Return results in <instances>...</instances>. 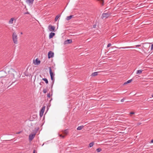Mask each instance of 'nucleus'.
Masks as SVG:
<instances>
[{"instance_id":"obj_28","label":"nucleus","mask_w":153,"mask_h":153,"mask_svg":"<svg viewBox=\"0 0 153 153\" xmlns=\"http://www.w3.org/2000/svg\"><path fill=\"white\" fill-rule=\"evenodd\" d=\"M97 151L98 152H100L102 151V149L101 148H99L97 149Z\"/></svg>"},{"instance_id":"obj_13","label":"nucleus","mask_w":153,"mask_h":153,"mask_svg":"<svg viewBox=\"0 0 153 153\" xmlns=\"http://www.w3.org/2000/svg\"><path fill=\"white\" fill-rule=\"evenodd\" d=\"M55 35V33L53 32H51L49 35V39H51Z\"/></svg>"},{"instance_id":"obj_19","label":"nucleus","mask_w":153,"mask_h":153,"mask_svg":"<svg viewBox=\"0 0 153 153\" xmlns=\"http://www.w3.org/2000/svg\"><path fill=\"white\" fill-rule=\"evenodd\" d=\"M35 61H36V63L35 64L36 65L39 64H40V62H41L38 59H36Z\"/></svg>"},{"instance_id":"obj_37","label":"nucleus","mask_w":153,"mask_h":153,"mask_svg":"<svg viewBox=\"0 0 153 153\" xmlns=\"http://www.w3.org/2000/svg\"><path fill=\"white\" fill-rule=\"evenodd\" d=\"M151 143H153V139H152V140H151Z\"/></svg>"},{"instance_id":"obj_40","label":"nucleus","mask_w":153,"mask_h":153,"mask_svg":"<svg viewBox=\"0 0 153 153\" xmlns=\"http://www.w3.org/2000/svg\"><path fill=\"white\" fill-rule=\"evenodd\" d=\"M20 133V132H18L17 133V134H19Z\"/></svg>"},{"instance_id":"obj_22","label":"nucleus","mask_w":153,"mask_h":153,"mask_svg":"<svg viewBox=\"0 0 153 153\" xmlns=\"http://www.w3.org/2000/svg\"><path fill=\"white\" fill-rule=\"evenodd\" d=\"M42 80H43L44 81H45V82L46 84L48 83V79H46V78H42Z\"/></svg>"},{"instance_id":"obj_39","label":"nucleus","mask_w":153,"mask_h":153,"mask_svg":"<svg viewBox=\"0 0 153 153\" xmlns=\"http://www.w3.org/2000/svg\"><path fill=\"white\" fill-rule=\"evenodd\" d=\"M95 26H96V25H94V26H93V27H94V28L95 27Z\"/></svg>"},{"instance_id":"obj_24","label":"nucleus","mask_w":153,"mask_h":153,"mask_svg":"<svg viewBox=\"0 0 153 153\" xmlns=\"http://www.w3.org/2000/svg\"><path fill=\"white\" fill-rule=\"evenodd\" d=\"M143 71V70H138L137 71V72L136 73L137 74H140L142 73V72Z\"/></svg>"},{"instance_id":"obj_15","label":"nucleus","mask_w":153,"mask_h":153,"mask_svg":"<svg viewBox=\"0 0 153 153\" xmlns=\"http://www.w3.org/2000/svg\"><path fill=\"white\" fill-rule=\"evenodd\" d=\"M14 20V18H11L9 21V24H12L13 23V21Z\"/></svg>"},{"instance_id":"obj_12","label":"nucleus","mask_w":153,"mask_h":153,"mask_svg":"<svg viewBox=\"0 0 153 153\" xmlns=\"http://www.w3.org/2000/svg\"><path fill=\"white\" fill-rule=\"evenodd\" d=\"M34 1V0H27L26 2L29 5H32L33 4Z\"/></svg>"},{"instance_id":"obj_30","label":"nucleus","mask_w":153,"mask_h":153,"mask_svg":"<svg viewBox=\"0 0 153 153\" xmlns=\"http://www.w3.org/2000/svg\"><path fill=\"white\" fill-rule=\"evenodd\" d=\"M47 96V97H48L50 98V93H49L48 94Z\"/></svg>"},{"instance_id":"obj_26","label":"nucleus","mask_w":153,"mask_h":153,"mask_svg":"<svg viewBox=\"0 0 153 153\" xmlns=\"http://www.w3.org/2000/svg\"><path fill=\"white\" fill-rule=\"evenodd\" d=\"M48 91V88H44L43 90V92L44 93H46Z\"/></svg>"},{"instance_id":"obj_29","label":"nucleus","mask_w":153,"mask_h":153,"mask_svg":"<svg viewBox=\"0 0 153 153\" xmlns=\"http://www.w3.org/2000/svg\"><path fill=\"white\" fill-rule=\"evenodd\" d=\"M101 4L102 5H104V0H101Z\"/></svg>"},{"instance_id":"obj_34","label":"nucleus","mask_w":153,"mask_h":153,"mask_svg":"<svg viewBox=\"0 0 153 153\" xmlns=\"http://www.w3.org/2000/svg\"><path fill=\"white\" fill-rule=\"evenodd\" d=\"M140 46H141V45H135L136 47H140Z\"/></svg>"},{"instance_id":"obj_11","label":"nucleus","mask_w":153,"mask_h":153,"mask_svg":"<svg viewBox=\"0 0 153 153\" xmlns=\"http://www.w3.org/2000/svg\"><path fill=\"white\" fill-rule=\"evenodd\" d=\"M72 42V40L71 39H68L64 41L65 44H68Z\"/></svg>"},{"instance_id":"obj_14","label":"nucleus","mask_w":153,"mask_h":153,"mask_svg":"<svg viewBox=\"0 0 153 153\" xmlns=\"http://www.w3.org/2000/svg\"><path fill=\"white\" fill-rule=\"evenodd\" d=\"M62 132L63 134H65V135H67L68 132V129H65V130H62Z\"/></svg>"},{"instance_id":"obj_25","label":"nucleus","mask_w":153,"mask_h":153,"mask_svg":"<svg viewBox=\"0 0 153 153\" xmlns=\"http://www.w3.org/2000/svg\"><path fill=\"white\" fill-rule=\"evenodd\" d=\"M132 48V47L131 46L122 47H121V48H120L125 49V48Z\"/></svg>"},{"instance_id":"obj_16","label":"nucleus","mask_w":153,"mask_h":153,"mask_svg":"<svg viewBox=\"0 0 153 153\" xmlns=\"http://www.w3.org/2000/svg\"><path fill=\"white\" fill-rule=\"evenodd\" d=\"M74 16L73 15H70L69 16H68L66 17V19L67 20H69L71 19Z\"/></svg>"},{"instance_id":"obj_2","label":"nucleus","mask_w":153,"mask_h":153,"mask_svg":"<svg viewBox=\"0 0 153 153\" xmlns=\"http://www.w3.org/2000/svg\"><path fill=\"white\" fill-rule=\"evenodd\" d=\"M12 37L14 43L15 44H17V36L16 33H13Z\"/></svg>"},{"instance_id":"obj_1","label":"nucleus","mask_w":153,"mask_h":153,"mask_svg":"<svg viewBox=\"0 0 153 153\" xmlns=\"http://www.w3.org/2000/svg\"><path fill=\"white\" fill-rule=\"evenodd\" d=\"M5 76H2L0 77V80L2 84H5L6 83L10 82L9 79L8 78V77Z\"/></svg>"},{"instance_id":"obj_38","label":"nucleus","mask_w":153,"mask_h":153,"mask_svg":"<svg viewBox=\"0 0 153 153\" xmlns=\"http://www.w3.org/2000/svg\"><path fill=\"white\" fill-rule=\"evenodd\" d=\"M35 153V150H34L33 153Z\"/></svg>"},{"instance_id":"obj_5","label":"nucleus","mask_w":153,"mask_h":153,"mask_svg":"<svg viewBox=\"0 0 153 153\" xmlns=\"http://www.w3.org/2000/svg\"><path fill=\"white\" fill-rule=\"evenodd\" d=\"M49 73L50 74L51 78V79L52 81H53V82H54V75L53 73V72L52 71L51 69V67H49Z\"/></svg>"},{"instance_id":"obj_32","label":"nucleus","mask_w":153,"mask_h":153,"mask_svg":"<svg viewBox=\"0 0 153 153\" xmlns=\"http://www.w3.org/2000/svg\"><path fill=\"white\" fill-rule=\"evenodd\" d=\"M125 100V99L124 98H123V99H121V100L120 101L122 102H123L124 101V100Z\"/></svg>"},{"instance_id":"obj_21","label":"nucleus","mask_w":153,"mask_h":153,"mask_svg":"<svg viewBox=\"0 0 153 153\" xmlns=\"http://www.w3.org/2000/svg\"><path fill=\"white\" fill-rule=\"evenodd\" d=\"M60 16V15H57V16H56V17H55V21H56H56L58 20V18H59Z\"/></svg>"},{"instance_id":"obj_27","label":"nucleus","mask_w":153,"mask_h":153,"mask_svg":"<svg viewBox=\"0 0 153 153\" xmlns=\"http://www.w3.org/2000/svg\"><path fill=\"white\" fill-rule=\"evenodd\" d=\"M59 137H61L62 138H63V139L65 137V135H63L61 134H59Z\"/></svg>"},{"instance_id":"obj_7","label":"nucleus","mask_w":153,"mask_h":153,"mask_svg":"<svg viewBox=\"0 0 153 153\" xmlns=\"http://www.w3.org/2000/svg\"><path fill=\"white\" fill-rule=\"evenodd\" d=\"M45 108V106H44L43 107H42L40 111L39 115L40 117H42L43 116Z\"/></svg>"},{"instance_id":"obj_42","label":"nucleus","mask_w":153,"mask_h":153,"mask_svg":"<svg viewBox=\"0 0 153 153\" xmlns=\"http://www.w3.org/2000/svg\"><path fill=\"white\" fill-rule=\"evenodd\" d=\"M11 78H10V79H11Z\"/></svg>"},{"instance_id":"obj_43","label":"nucleus","mask_w":153,"mask_h":153,"mask_svg":"<svg viewBox=\"0 0 153 153\" xmlns=\"http://www.w3.org/2000/svg\"><path fill=\"white\" fill-rule=\"evenodd\" d=\"M11 78H10V79H11Z\"/></svg>"},{"instance_id":"obj_4","label":"nucleus","mask_w":153,"mask_h":153,"mask_svg":"<svg viewBox=\"0 0 153 153\" xmlns=\"http://www.w3.org/2000/svg\"><path fill=\"white\" fill-rule=\"evenodd\" d=\"M11 69H13L10 66H7L4 68V72L6 74L10 73Z\"/></svg>"},{"instance_id":"obj_9","label":"nucleus","mask_w":153,"mask_h":153,"mask_svg":"<svg viewBox=\"0 0 153 153\" xmlns=\"http://www.w3.org/2000/svg\"><path fill=\"white\" fill-rule=\"evenodd\" d=\"M54 56V53L51 51H50L48 53V57L49 59L52 58Z\"/></svg>"},{"instance_id":"obj_6","label":"nucleus","mask_w":153,"mask_h":153,"mask_svg":"<svg viewBox=\"0 0 153 153\" xmlns=\"http://www.w3.org/2000/svg\"><path fill=\"white\" fill-rule=\"evenodd\" d=\"M111 14L110 13L108 12L107 13H103L102 14V18L103 19L104 18H108Z\"/></svg>"},{"instance_id":"obj_10","label":"nucleus","mask_w":153,"mask_h":153,"mask_svg":"<svg viewBox=\"0 0 153 153\" xmlns=\"http://www.w3.org/2000/svg\"><path fill=\"white\" fill-rule=\"evenodd\" d=\"M35 133L30 134L29 137V140L31 141L35 137Z\"/></svg>"},{"instance_id":"obj_23","label":"nucleus","mask_w":153,"mask_h":153,"mask_svg":"<svg viewBox=\"0 0 153 153\" xmlns=\"http://www.w3.org/2000/svg\"><path fill=\"white\" fill-rule=\"evenodd\" d=\"M94 142H91V143H90L89 144V147H92L93 145H94Z\"/></svg>"},{"instance_id":"obj_18","label":"nucleus","mask_w":153,"mask_h":153,"mask_svg":"<svg viewBox=\"0 0 153 153\" xmlns=\"http://www.w3.org/2000/svg\"><path fill=\"white\" fill-rule=\"evenodd\" d=\"M98 72H94L93 73H92L91 74V76H97L98 75Z\"/></svg>"},{"instance_id":"obj_36","label":"nucleus","mask_w":153,"mask_h":153,"mask_svg":"<svg viewBox=\"0 0 153 153\" xmlns=\"http://www.w3.org/2000/svg\"><path fill=\"white\" fill-rule=\"evenodd\" d=\"M24 14H29V13L28 12H26V13H24Z\"/></svg>"},{"instance_id":"obj_17","label":"nucleus","mask_w":153,"mask_h":153,"mask_svg":"<svg viewBox=\"0 0 153 153\" xmlns=\"http://www.w3.org/2000/svg\"><path fill=\"white\" fill-rule=\"evenodd\" d=\"M132 81V79H131L129 80L128 81H127L126 82H125L124 83L123 85H126V84H127L128 83H130Z\"/></svg>"},{"instance_id":"obj_31","label":"nucleus","mask_w":153,"mask_h":153,"mask_svg":"<svg viewBox=\"0 0 153 153\" xmlns=\"http://www.w3.org/2000/svg\"><path fill=\"white\" fill-rule=\"evenodd\" d=\"M111 43H109L107 47H110V46H111Z\"/></svg>"},{"instance_id":"obj_20","label":"nucleus","mask_w":153,"mask_h":153,"mask_svg":"<svg viewBox=\"0 0 153 153\" xmlns=\"http://www.w3.org/2000/svg\"><path fill=\"white\" fill-rule=\"evenodd\" d=\"M84 127V126H78L77 128V130H81Z\"/></svg>"},{"instance_id":"obj_41","label":"nucleus","mask_w":153,"mask_h":153,"mask_svg":"<svg viewBox=\"0 0 153 153\" xmlns=\"http://www.w3.org/2000/svg\"><path fill=\"white\" fill-rule=\"evenodd\" d=\"M152 97H153V94L151 96Z\"/></svg>"},{"instance_id":"obj_8","label":"nucleus","mask_w":153,"mask_h":153,"mask_svg":"<svg viewBox=\"0 0 153 153\" xmlns=\"http://www.w3.org/2000/svg\"><path fill=\"white\" fill-rule=\"evenodd\" d=\"M55 28L54 26H52L51 25H49L48 26V29L51 31H54Z\"/></svg>"},{"instance_id":"obj_3","label":"nucleus","mask_w":153,"mask_h":153,"mask_svg":"<svg viewBox=\"0 0 153 153\" xmlns=\"http://www.w3.org/2000/svg\"><path fill=\"white\" fill-rule=\"evenodd\" d=\"M16 72L15 70L13 69H11L10 71V73H8V75H7V76H9L10 77H11V78H13L14 77V73Z\"/></svg>"},{"instance_id":"obj_35","label":"nucleus","mask_w":153,"mask_h":153,"mask_svg":"<svg viewBox=\"0 0 153 153\" xmlns=\"http://www.w3.org/2000/svg\"><path fill=\"white\" fill-rule=\"evenodd\" d=\"M134 114V113L133 112H130V114Z\"/></svg>"},{"instance_id":"obj_33","label":"nucleus","mask_w":153,"mask_h":153,"mask_svg":"<svg viewBox=\"0 0 153 153\" xmlns=\"http://www.w3.org/2000/svg\"><path fill=\"white\" fill-rule=\"evenodd\" d=\"M151 50H152L153 49V44H152L151 45Z\"/></svg>"}]
</instances>
